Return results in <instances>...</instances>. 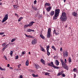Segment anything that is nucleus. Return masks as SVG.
Listing matches in <instances>:
<instances>
[{"instance_id": "obj_1", "label": "nucleus", "mask_w": 78, "mask_h": 78, "mask_svg": "<svg viewBox=\"0 0 78 78\" xmlns=\"http://www.w3.org/2000/svg\"><path fill=\"white\" fill-rule=\"evenodd\" d=\"M62 15L60 17L61 20L63 21V22H65L67 20V15L66 13L65 12H63L62 13Z\"/></svg>"}, {"instance_id": "obj_2", "label": "nucleus", "mask_w": 78, "mask_h": 78, "mask_svg": "<svg viewBox=\"0 0 78 78\" xmlns=\"http://www.w3.org/2000/svg\"><path fill=\"white\" fill-rule=\"evenodd\" d=\"M55 13L53 18L54 20H56L57 19V17L59 16V14L60 12V9H56L55 10Z\"/></svg>"}, {"instance_id": "obj_3", "label": "nucleus", "mask_w": 78, "mask_h": 78, "mask_svg": "<svg viewBox=\"0 0 78 78\" xmlns=\"http://www.w3.org/2000/svg\"><path fill=\"white\" fill-rule=\"evenodd\" d=\"M61 62L62 63V67L66 70H69V67L67 66V64H66L62 60H61Z\"/></svg>"}, {"instance_id": "obj_4", "label": "nucleus", "mask_w": 78, "mask_h": 78, "mask_svg": "<svg viewBox=\"0 0 78 78\" xmlns=\"http://www.w3.org/2000/svg\"><path fill=\"white\" fill-rule=\"evenodd\" d=\"M48 66H51V67H52L54 69H59V67L58 66H55L53 64V62H51V63H49L48 64Z\"/></svg>"}, {"instance_id": "obj_5", "label": "nucleus", "mask_w": 78, "mask_h": 78, "mask_svg": "<svg viewBox=\"0 0 78 78\" xmlns=\"http://www.w3.org/2000/svg\"><path fill=\"white\" fill-rule=\"evenodd\" d=\"M8 14H7L5 15V16H4L3 19L2 20V23H4L5 22V21H6V20H8Z\"/></svg>"}, {"instance_id": "obj_6", "label": "nucleus", "mask_w": 78, "mask_h": 78, "mask_svg": "<svg viewBox=\"0 0 78 78\" xmlns=\"http://www.w3.org/2000/svg\"><path fill=\"white\" fill-rule=\"evenodd\" d=\"M51 29L49 28L48 29V34H47V37L48 38H50L51 36Z\"/></svg>"}, {"instance_id": "obj_7", "label": "nucleus", "mask_w": 78, "mask_h": 78, "mask_svg": "<svg viewBox=\"0 0 78 78\" xmlns=\"http://www.w3.org/2000/svg\"><path fill=\"white\" fill-rule=\"evenodd\" d=\"M36 43H37V40L36 39H34L32 41L31 44L32 45H34V44H36Z\"/></svg>"}, {"instance_id": "obj_8", "label": "nucleus", "mask_w": 78, "mask_h": 78, "mask_svg": "<svg viewBox=\"0 0 78 78\" xmlns=\"http://www.w3.org/2000/svg\"><path fill=\"white\" fill-rule=\"evenodd\" d=\"M25 35L26 37H29V38H32V39H34V37L31 36L30 35H28L26 34H25Z\"/></svg>"}, {"instance_id": "obj_9", "label": "nucleus", "mask_w": 78, "mask_h": 78, "mask_svg": "<svg viewBox=\"0 0 78 78\" xmlns=\"http://www.w3.org/2000/svg\"><path fill=\"white\" fill-rule=\"evenodd\" d=\"M72 15L74 16V17H77L78 16V14L77 13H76L75 12H73V13H72Z\"/></svg>"}, {"instance_id": "obj_10", "label": "nucleus", "mask_w": 78, "mask_h": 78, "mask_svg": "<svg viewBox=\"0 0 78 78\" xmlns=\"http://www.w3.org/2000/svg\"><path fill=\"white\" fill-rule=\"evenodd\" d=\"M35 23V22L33 21L30 22V23L29 24V27H31V26L33 25V23Z\"/></svg>"}, {"instance_id": "obj_11", "label": "nucleus", "mask_w": 78, "mask_h": 78, "mask_svg": "<svg viewBox=\"0 0 78 78\" xmlns=\"http://www.w3.org/2000/svg\"><path fill=\"white\" fill-rule=\"evenodd\" d=\"M51 7H49L47 9L46 11H48V12H49L51 10Z\"/></svg>"}, {"instance_id": "obj_12", "label": "nucleus", "mask_w": 78, "mask_h": 78, "mask_svg": "<svg viewBox=\"0 0 78 78\" xmlns=\"http://www.w3.org/2000/svg\"><path fill=\"white\" fill-rule=\"evenodd\" d=\"M55 65L56 66H59V61H58V60H55Z\"/></svg>"}, {"instance_id": "obj_13", "label": "nucleus", "mask_w": 78, "mask_h": 78, "mask_svg": "<svg viewBox=\"0 0 78 78\" xmlns=\"http://www.w3.org/2000/svg\"><path fill=\"white\" fill-rule=\"evenodd\" d=\"M35 67L36 68V69H39V68H40V66H39V65H38V64H35Z\"/></svg>"}, {"instance_id": "obj_14", "label": "nucleus", "mask_w": 78, "mask_h": 78, "mask_svg": "<svg viewBox=\"0 0 78 78\" xmlns=\"http://www.w3.org/2000/svg\"><path fill=\"white\" fill-rule=\"evenodd\" d=\"M54 14H55V11H51V12L50 13V15L51 16H53L54 15Z\"/></svg>"}, {"instance_id": "obj_15", "label": "nucleus", "mask_w": 78, "mask_h": 78, "mask_svg": "<svg viewBox=\"0 0 78 78\" xmlns=\"http://www.w3.org/2000/svg\"><path fill=\"white\" fill-rule=\"evenodd\" d=\"M25 64L27 66H28V65H29V61H28V60H27Z\"/></svg>"}, {"instance_id": "obj_16", "label": "nucleus", "mask_w": 78, "mask_h": 78, "mask_svg": "<svg viewBox=\"0 0 78 78\" xmlns=\"http://www.w3.org/2000/svg\"><path fill=\"white\" fill-rule=\"evenodd\" d=\"M64 55H65L66 57H67L68 56V52H67V51H66L65 53L64 52Z\"/></svg>"}, {"instance_id": "obj_17", "label": "nucleus", "mask_w": 78, "mask_h": 78, "mask_svg": "<svg viewBox=\"0 0 78 78\" xmlns=\"http://www.w3.org/2000/svg\"><path fill=\"white\" fill-rule=\"evenodd\" d=\"M32 76H33V77H38V76H39V75H38L37 74L36 75L34 74H32Z\"/></svg>"}, {"instance_id": "obj_18", "label": "nucleus", "mask_w": 78, "mask_h": 78, "mask_svg": "<svg viewBox=\"0 0 78 78\" xmlns=\"http://www.w3.org/2000/svg\"><path fill=\"white\" fill-rule=\"evenodd\" d=\"M41 62L43 64L45 65V61L43 59H41Z\"/></svg>"}, {"instance_id": "obj_19", "label": "nucleus", "mask_w": 78, "mask_h": 78, "mask_svg": "<svg viewBox=\"0 0 78 78\" xmlns=\"http://www.w3.org/2000/svg\"><path fill=\"white\" fill-rule=\"evenodd\" d=\"M40 47L41 48V51H43L44 52H45V50H44V48H42V46H41Z\"/></svg>"}, {"instance_id": "obj_20", "label": "nucleus", "mask_w": 78, "mask_h": 78, "mask_svg": "<svg viewBox=\"0 0 78 78\" xmlns=\"http://www.w3.org/2000/svg\"><path fill=\"white\" fill-rule=\"evenodd\" d=\"M32 8L33 9H34V10H35V11H36L37 10V8H36V7H34L33 5L32 6Z\"/></svg>"}, {"instance_id": "obj_21", "label": "nucleus", "mask_w": 78, "mask_h": 78, "mask_svg": "<svg viewBox=\"0 0 78 78\" xmlns=\"http://www.w3.org/2000/svg\"><path fill=\"white\" fill-rule=\"evenodd\" d=\"M44 6H50V5L49 3H46L44 4Z\"/></svg>"}, {"instance_id": "obj_22", "label": "nucleus", "mask_w": 78, "mask_h": 78, "mask_svg": "<svg viewBox=\"0 0 78 78\" xmlns=\"http://www.w3.org/2000/svg\"><path fill=\"white\" fill-rule=\"evenodd\" d=\"M28 27H30V26H29V24H26L24 26V28H28Z\"/></svg>"}, {"instance_id": "obj_23", "label": "nucleus", "mask_w": 78, "mask_h": 78, "mask_svg": "<svg viewBox=\"0 0 78 78\" xmlns=\"http://www.w3.org/2000/svg\"><path fill=\"white\" fill-rule=\"evenodd\" d=\"M51 48L53 49L55 51H56V48H55V47L54 46H52L51 47Z\"/></svg>"}, {"instance_id": "obj_24", "label": "nucleus", "mask_w": 78, "mask_h": 78, "mask_svg": "<svg viewBox=\"0 0 78 78\" xmlns=\"http://www.w3.org/2000/svg\"><path fill=\"white\" fill-rule=\"evenodd\" d=\"M16 38H15L12 39L11 40V42H14V41L16 40Z\"/></svg>"}, {"instance_id": "obj_25", "label": "nucleus", "mask_w": 78, "mask_h": 78, "mask_svg": "<svg viewBox=\"0 0 78 78\" xmlns=\"http://www.w3.org/2000/svg\"><path fill=\"white\" fill-rule=\"evenodd\" d=\"M40 36L42 39H44L45 37L44 36H43V35H40Z\"/></svg>"}, {"instance_id": "obj_26", "label": "nucleus", "mask_w": 78, "mask_h": 78, "mask_svg": "<svg viewBox=\"0 0 78 78\" xmlns=\"http://www.w3.org/2000/svg\"><path fill=\"white\" fill-rule=\"evenodd\" d=\"M32 30L31 29H27V32H31Z\"/></svg>"}, {"instance_id": "obj_27", "label": "nucleus", "mask_w": 78, "mask_h": 78, "mask_svg": "<svg viewBox=\"0 0 78 78\" xmlns=\"http://www.w3.org/2000/svg\"><path fill=\"white\" fill-rule=\"evenodd\" d=\"M49 48H50V47H49V46H46V50L47 51H48V50H49Z\"/></svg>"}, {"instance_id": "obj_28", "label": "nucleus", "mask_w": 78, "mask_h": 78, "mask_svg": "<svg viewBox=\"0 0 78 78\" xmlns=\"http://www.w3.org/2000/svg\"><path fill=\"white\" fill-rule=\"evenodd\" d=\"M25 53H26L25 52V51H23L22 52V54L21 55V56H23V55H25Z\"/></svg>"}, {"instance_id": "obj_29", "label": "nucleus", "mask_w": 78, "mask_h": 78, "mask_svg": "<svg viewBox=\"0 0 78 78\" xmlns=\"http://www.w3.org/2000/svg\"><path fill=\"white\" fill-rule=\"evenodd\" d=\"M47 55L48 56H49L50 55V53L48 51H47Z\"/></svg>"}, {"instance_id": "obj_30", "label": "nucleus", "mask_w": 78, "mask_h": 78, "mask_svg": "<svg viewBox=\"0 0 78 78\" xmlns=\"http://www.w3.org/2000/svg\"><path fill=\"white\" fill-rule=\"evenodd\" d=\"M22 19H23V17H21L19 19L18 21L19 22H20V20H21Z\"/></svg>"}, {"instance_id": "obj_31", "label": "nucleus", "mask_w": 78, "mask_h": 78, "mask_svg": "<svg viewBox=\"0 0 78 78\" xmlns=\"http://www.w3.org/2000/svg\"><path fill=\"white\" fill-rule=\"evenodd\" d=\"M13 7L15 9H17V6L16 5H14Z\"/></svg>"}, {"instance_id": "obj_32", "label": "nucleus", "mask_w": 78, "mask_h": 78, "mask_svg": "<svg viewBox=\"0 0 78 78\" xmlns=\"http://www.w3.org/2000/svg\"><path fill=\"white\" fill-rule=\"evenodd\" d=\"M62 75V74L60 72L59 73L57 74V76H60V75Z\"/></svg>"}, {"instance_id": "obj_33", "label": "nucleus", "mask_w": 78, "mask_h": 78, "mask_svg": "<svg viewBox=\"0 0 78 78\" xmlns=\"http://www.w3.org/2000/svg\"><path fill=\"white\" fill-rule=\"evenodd\" d=\"M6 44V43H4L2 44V47H5Z\"/></svg>"}, {"instance_id": "obj_34", "label": "nucleus", "mask_w": 78, "mask_h": 78, "mask_svg": "<svg viewBox=\"0 0 78 78\" xmlns=\"http://www.w3.org/2000/svg\"><path fill=\"white\" fill-rule=\"evenodd\" d=\"M69 62H72V60H71V58H69L68 59Z\"/></svg>"}, {"instance_id": "obj_35", "label": "nucleus", "mask_w": 78, "mask_h": 78, "mask_svg": "<svg viewBox=\"0 0 78 78\" xmlns=\"http://www.w3.org/2000/svg\"><path fill=\"white\" fill-rule=\"evenodd\" d=\"M12 53H13V51H10V55H12Z\"/></svg>"}, {"instance_id": "obj_36", "label": "nucleus", "mask_w": 78, "mask_h": 78, "mask_svg": "<svg viewBox=\"0 0 78 78\" xmlns=\"http://www.w3.org/2000/svg\"><path fill=\"white\" fill-rule=\"evenodd\" d=\"M73 71L74 72H77V70L76 69L74 68L73 69Z\"/></svg>"}, {"instance_id": "obj_37", "label": "nucleus", "mask_w": 78, "mask_h": 78, "mask_svg": "<svg viewBox=\"0 0 78 78\" xmlns=\"http://www.w3.org/2000/svg\"><path fill=\"white\" fill-rule=\"evenodd\" d=\"M4 58L5 60H7V59H8L7 57H6V56L5 55L4 56Z\"/></svg>"}, {"instance_id": "obj_38", "label": "nucleus", "mask_w": 78, "mask_h": 78, "mask_svg": "<svg viewBox=\"0 0 78 78\" xmlns=\"http://www.w3.org/2000/svg\"><path fill=\"white\" fill-rule=\"evenodd\" d=\"M18 58H19V56L18 55L16 56L15 58V59H17Z\"/></svg>"}, {"instance_id": "obj_39", "label": "nucleus", "mask_w": 78, "mask_h": 78, "mask_svg": "<svg viewBox=\"0 0 78 78\" xmlns=\"http://www.w3.org/2000/svg\"><path fill=\"white\" fill-rule=\"evenodd\" d=\"M34 5H36V3H37V1L36 0H35L34 2Z\"/></svg>"}, {"instance_id": "obj_40", "label": "nucleus", "mask_w": 78, "mask_h": 78, "mask_svg": "<svg viewBox=\"0 0 78 78\" xmlns=\"http://www.w3.org/2000/svg\"><path fill=\"white\" fill-rule=\"evenodd\" d=\"M5 33L4 32H1L0 33V35H3V34H4Z\"/></svg>"}, {"instance_id": "obj_41", "label": "nucleus", "mask_w": 78, "mask_h": 78, "mask_svg": "<svg viewBox=\"0 0 78 78\" xmlns=\"http://www.w3.org/2000/svg\"><path fill=\"white\" fill-rule=\"evenodd\" d=\"M56 33V30H54L53 34H55Z\"/></svg>"}, {"instance_id": "obj_42", "label": "nucleus", "mask_w": 78, "mask_h": 78, "mask_svg": "<svg viewBox=\"0 0 78 78\" xmlns=\"http://www.w3.org/2000/svg\"><path fill=\"white\" fill-rule=\"evenodd\" d=\"M8 45H9V44H7L4 47L5 48H6L8 47Z\"/></svg>"}, {"instance_id": "obj_43", "label": "nucleus", "mask_w": 78, "mask_h": 78, "mask_svg": "<svg viewBox=\"0 0 78 78\" xmlns=\"http://www.w3.org/2000/svg\"><path fill=\"white\" fill-rule=\"evenodd\" d=\"M62 75L63 77H65V74L64 73H62Z\"/></svg>"}, {"instance_id": "obj_44", "label": "nucleus", "mask_w": 78, "mask_h": 78, "mask_svg": "<svg viewBox=\"0 0 78 78\" xmlns=\"http://www.w3.org/2000/svg\"><path fill=\"white\" fill-rule=\"evenodd\" d=\"M50 73H45V75H49Z\"/></svg>"}, {"instance_id": "obj_45", "label": "nucleus", "mask_w": 78, "mask_h": 78, "mask_svg": "<svg viewBox=\"0 0 78 78\" xmlns=\"http://www.w3.org/2000/svg\"><path fill=\"white\" fill-rule=\"evenodd\" d=\"M64 62L65 63H67V60L66 59H65Z\"/></svg>"}, {"instance_id": "obj_46", "label": "nucleus", "mask_w": 78, "mask_h": 78, "mask_svg": "<svg viewBox=\"0 0 78 78\" xmlns=\"http://www.w3.org/2000/svg\"><path fill=\"white\" fill-rule=\"evenodd\" d=\"M5 48H5L4 47L2 48V51H5Z\"/></svg>"}, {"instance_id": "obj_47", "label": "nucleus", "mask_w": 78, "mask_h": 78, "mask_svg": "<svg viewBox=\"0 0 78 78\" xmlns=\"http://www.w3.org/2000/svg\"><path fill=\"white\" fill-rule=\"evenodd\" d=\"M20 66H21V64H19L18 66V68H20Z\"/></svg>"}, {"instance_id": "obj_48", "label": "nucleus", "mask_w": 78, "mask_h": 78, "mask_svg": "<svg viewBox=\"0 0 78 78\" xmlns=\"http://www.w3.org/2000/svg\"><path fill=\"white\" fill-rule=\"evenodd\" d=\"M15 15L16 16H17V17H19V15H17V14L16 13L15 14Z\"/></svg>"}, {"instance_id": "obj_49", "label": "nucleus", "mask_w": 78, "mask_h": 78, "mask_svg": "<svg viewBox=\"0 0 78 78\" xmlns=\"http://www.w3.org/2000/svg\"><path fill=\"white\" fill-rule=\"evenodd\" d=\"M60 51H62V48H60Z\"/></svg>"}, {"instance_id": "obj_50", "label": "nucleus", "mask_w": 78, "mask_h": 78, "mask_svg": "<svg viewBox=\"0 0 78 78\" xmlns=\"http://www.w3.org/2000/svg\"><path fill=\"white\" fill-rule=\"evenodd\" d=\"M59 33L58 32H57V33H56L55 34L56 35H58L59 34Z\"/></svg>"}, {"instance_id": "obj_51", "label": "nucleus", "mask_w": 78, "mask_h": 78, "mask_svg": "<svg viewBox=\"0 0 78 78\" xmlns=\"http://www.w3.org/2000/svg\"><path fill=\"white\" fill-rule=\"evenodd\" d=\"M4 70L5 71V69H4L3 68H2L1 70Z\"/></svg>"}, {"instance_id": "obj_52", "label": "nucleus", "mask_w": 78, "mask_h": 78, "mask_svg": "<svg viewBox=\"0 0 78 78\" xmlns=\"http://www.w3.org/2000/svg\"><path fill=\"white\" fill-rule=\"evenodd\" d=\"M20 78H23V77L22 76L20 75Z\"/></svg>"}, {"instance_id": "obj_53", "label": "nucleus", "mask_w": 78, "mask_h": 78, "mask_svg": "<svg viewBox=\"0 0 78 78\" xmlns=\"http://www.w3.org/2000/svg\"><path fill=\"white\" fill-rule=\"evenodd\" d=\"M60 73L62 74V73H64V71H62L60 72Z\"/></svg>"}, {"instance_id": "obj_54", "label": "nucleus", "mask_w": 78, "mask_h": 78, "mask_svg": "<svg viewBox=\"0 0 78 78\" xmlns=\"http://www.w3.org/2000/svg\"><path fill=\"white\" fill-rule=\"evenodd\" d=\"M54 58H57V56H54Z\"/></svg>"}, {"instance_id": "obj_55", "label": "nucleus", "mask_w": 78, "mask_h": 78, "mask_svg": "<svg viewBox=\"0 0 78 78\" xmlns=\"http://www.w3.org/2000/svg\"><path fill=\"white\" fill-rule=\"evenodd\" d=\"M7 66L9 67V64H8L7 65Z\"/></svg>"}, {"instance_id": "obj_56", "label": "nucleus", "mask_w": 78, "mask_h": 78, "mask_svg": "<svg viewBox=\"0 0 78 78\" xmlns=\"http://www.w3.org/2000/svg\"><path fill=\"white\" fill-rule=\"evenodd\" d=\"M57 31H59V28H57Z\"/></svg>"}, {"instance_id": "obj_57", "label": "nucleus", "mask_w": 78, "mask_h": 78, "mask_svg": "<svg viewBox=\"0 0 78 78\" xmlns=\"http://www.w3.org/2000/svg\"><path fill=\"white\" fill-rule=\"evenodd\" d=\"M40 35H42V32H41V34H40Z\"/></svg>"}, {"instance_id": "obj_58", "label": "nucleus", "mask_w": 78, "mask_h": 78, "mask_svg": "<svg viewBox=\"0 0 78 78\" xmlns=\"http://www.w3.org/2000/svg\"><path fill=\"white\" fill-rule=\"evenodd\" d=\"M76 77V74H74V78Z\"/></svg>"}, {"instance_id": "obj_59", "label": "nucleus", "mask_w": 78, "mask_h": 78, "mask_svg": "<svg viewBox=\"0 0 78 78\" xmlns=\"http://www.w3.org/2000/svg\"><path fill=\"white\" fill-rule=\"evenodd\" d=\"M31 30V31H33V32H34V30Z\"/></svg>"}, {"instance_id": "obj_60", "label": "nucleus", "mask_w": 78, "mask_h": 78, "mask_svg": "<svg viewBox=\"0 0 78 78\" xmlns=\"http://www.w3.org/2000/svg\"><path fill=\"white\" fill-rule=\"evenodd\" d=\"M64 2L65 3L66 1V0H63Z\"/></svg>"}, {"instance_id": "obj_61", "label": "nucleus", "mask_w": 78, "mask_h": 78, "mask_svg": "<svg viewBox=\"0 0 78 78\" xmlns=\"http://www.w3.org/2000/svg\"><path fill=\"white\" fill-rule=\"evenodd\" d=\"M18 70H19V71H20L21 70V69H19Z\"/></svg>"}, {"instance_id": "obj_62", "label": "nucleus", "mask_w": 78, "mask_h": 78, "mask_svg": "<svg viewBox=\"0 0 78 78\" xmlns=\"http://www.w3.org/2000/svg\"><path fill=\"white\" fill-rule=\"evenodd\" d=\"M43 14H45V12L43 11Z\"/></svg>"}, {"instance_id": "obj_63", "label": "nucleus", "mask_w": 78, "mask_h": 78, "mask_svg": "<svg viewBox=\"0 0 78 78\" xmlns=\"http://www.w3.org/2000/svg\"><path fill=\"white\" fill-rule=\"evenodd\" d=\"M2 5V2H1L0 3V5Z\"/></svg>"}, {"instance_id": "obj_64", "label": "nucleus", "mask_w": 78, "mask_h": 78, "mask_svg": "<svg viewBox=\"0 0 78 78\" xmlns=\"http://www.w3.org/2000/svg\"><path fill=\"white\" fill-rule=\"evenodd\" d=\"M2 67H0V70H2Z\"/></svg>"}]
</instances>
